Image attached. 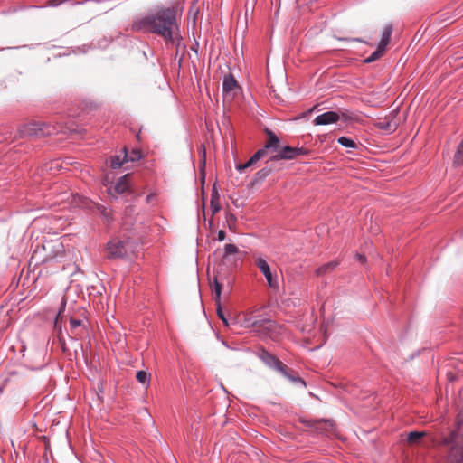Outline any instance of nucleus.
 Listing matches in <instances>:
<instances>
[{"label": "nucleus", "instance_id": "nucleus-1", "mask_svg": "<svg viewBox=\"0 0 463 463\" xmlns=\"http://www.w3.org/2000/svg\"><path fill=\"white\" fill-rule=\"evenodd\" d=\"M131 30L136 33H153L160 36L167 46H175L177 52L181 48H185L179 32L175 7H159L134 17Z\"/></svg>", "mask_w": 463, "mask_h": 463}, {"label": "nucleus", "instance_id": "nucleus-27", "mask_svg": "<svg viewBox=\"0 0 463 463\" xmlns=\"http://www.w3.org/2000/svg\"><path fill=\"white\" fill-rule=\"evenodd\" d=\"M462 425H463V415L461 413H459L457 416L456 420H455V429L454 430H450L448 432H441L439 434V442L441 441V437H442L443 434H448L449 432H450L452 430H458L460 433H462L461 430H460V428H461Z\"/></svg>", "mask_w": 463, "mask_h": 463}, {"label": "nucleus", "instance_id": "nucleus-38", "mask_svg": "<svg viewBox=\"0 0 463 463\" xmlns=\"http://www.w3.org/2000/svg\"><path fill=\"white\" fill-rule=\"evenodd\" d=\"M357 260L361 262L362 264L366 261V258L364 255L362 254H356Z\"/></svg>", "mask_w": 463, "mask_h": 463}, {"label": "nucleus", "instance_id": "nucleus-40", "mask_svg": "<svg viewBox=\"0 0 463 463\" xmlns=\"http://www.w3.org/2000/svg\"><path fill=\"white\" fill-rule=\"evenodd\" d=\"M217 211H219V207H218V206H215V207H214V212H217Z\"/></svg>", "mask_w": 463, "mask_h": 463}, {"label": "nucleus", "instance_id": "nucleus-3", "mask_svg": "<svg viewBox=\"0 0 463 463\" xmlns=\"http://www.w3.org/2000/svg\"><path fill=\"white\" fill-rule=\"evenodd\" d=\"M56 132L54 127L43 122H30L23 125L18 129L20 137H32L39 136H49Z\"/></svg>", "mask_w": 463, "mask_h": 463}, {"label": "nucleus", "instance_id": "nucleus-26", "mask_svg": "<svg viewBox=\"0 0 463 463\" xmlns=\"http://www.w3.org/2000/svg\"><path fill=\"white\" fill-rule=\"evenodd\" d=\"M137 380L142 384H148L150 374L146 371H138L136 374Z\"/></svg>", "mask_w": 463, "mask_h": 463}, {"label": "nucleus", "instance_id": "nucleus-12", "mask_svg": "<svg viewBox=\"0 0 463 463\" xmlns=\"http://www.w3.org/2000/svg\"><path fill=\"white\" fill-rule=\"evenodd\" d=\"M339 120L338 113L335 111H327L317 115L314 119V124L317 126L328 125L335 123Z\"/></svg>", "mask_w": 463, "mask_h": 463}, {"label": "nucleus", "instance_id": "nucleus-18", "mask_svg": "<svg viewBox=\"0 0 463 463\" xmlns=\"http://www.w3.org/2000/svg\"><path fill=\"white\" fill-rule=\"evenodd\" d=\"M126 162V159H124V153L123 150L118 155L111 156L109 158V166L112 169H118L120 168L123 164Z\"/></svg>", "mask_w": 463, "mask_h": 463}, {"label": "nucleus", "instance_id": "nucleus-37", "mask_svg": "<svg viewBox=\"0 0 463 463\" xmlns=\"http://www.w3.org/2000/svg\"><path fill=\"white\" fill-rule=\"evenodd\" d=\"M248 167L246 166V163L245 164H239L236 165V169L239 171V172H242L244 171L245 169H247Z\"/></svg>", "mask_w": 463, "mask_h": 463}, {"label": "nucleus", "instance_id": "nucleus-2", "mask_svg": "<svg viewBox=\"0 0 463 463\" xmlns=\"http://www.w3.org/2000/svg\"><path fill=\"white\" fill-rule=\"evenodd\" d=\"M440 445L449 448L446 463H463V433L452 430L441 437Z\"/></svg>", "mask_w": 463, "mask_h": 463}, {"label": "nucleus", "instance_id": "nucleus-23", "mask_svg": "<svg viewBox=\"0 0 463 463\" xmlns=\"http://www.w3.org/2000/svg\"><path fill=\"white\" fill-rule=\"evenodd\" d=\"M272 172L270 167H264L255 174V180L261 182L265 180Z\"/></svg>", "mask_w": 463, "mask_h": 463}, {"label": "nucleus", "instance_id": "nucleus-4", "mask_svg": "<svg viewBox=\"0 0 463 463\" xmlns=\"http://www.w3.org/2000/svg\"><path fill=\"white\" fill-rule=\"evenodd\" d=\"M267 317L260 314L259 311L244 313L238 317L241 326L252 329L255 333L259 334V329H261Z\"/></svg>", "mask_w": 463, "mask_h": 463}, {"label": "nucleus", "instance_id": "nucleus-13", "mask_svg": "<svg viewBox=\"0 0 463 463\" xmlns=\"http://www.w3.org/2000/svg\"><path fill=\"white\" fill-rule=\"evenodd\" d=\"M265 133L268 136L269 140L266 142L264 146L260 149L264 150V156L267 155L268 150L277 151L279 147V138L276 134L268 128H265Z\"/></svg>", "mask_w": 463, "mask_h": 463}, {"label": "nucleus", "instance_id": "nucleus-6", "mask_svg": "<svg viewBox=\"0 0 463 463\" xmlns=\"http://www.w3.org/2000/svg\"><path fill=\"white\" fill-rule=\"evenodd\" d=\"M256 355L268 367L272 368L278 372L284 370V364H282L275 355L268 352L264 347H259L256 352Z\"/></svg>", "mask_w": 463, "mask_h": 463}, {"label": "nucleus", "instance_id": "nucleus-25", "mask_svg": "<svg viewBox=\"0 0 463 463\" xmlns=\"http://www.w3.org/2000/svg\"><path fill=\"white\" fill-rule=\"evenodd\" d=\"M264 150H258L247 162L246 166L249 168L250 166L253 165L256 162H258L260 159L264 157Z\"/></svg>", "mask_w": 463, "mask_h": 463}, {"label": "nucleus", "instance_id": "nucleus-30", "mask_svg": "<svg viewBox=\"0 0 463 463\" xmlns=\"http://www.w3.org/2000/svg\"><path fill=\"white\" fill-rule=\"evenodd\" d=\"M217 315L220 317V319H222V321L223 322V324L225 326H229L230 325V323H229L228 319L226 318L223 311L222 310L221 306L219 305V303H217Z\"/></svg>", "mask_w": 463, "mask_h": 463}, {"label": "nucleus", "instance_id": "nucleus-19", "mask_svg": "<svg viewBox=\"0 0 463 463\" xmlns=\"http://www.w3.org/2000/svg\"><path fill=\"white\" fill-rule=\"evenodd\" d=\"M426 436V432L424 431H411L408 434L407 441L409 444H418L420 439Z\"/></svg>", "mask_w": 463, "mask_h": 463}, {"label": "nucleus", "instance_id": "nucleus-5", "mask_svg": "<svg viewBox=\"0 0 463 463\" xmlns=\"http://www.w3.org/2000/svg\"><path fill=\"white\" fill-rule=\"evenodd\" d=\"M282 326L276 321L266 318L261 329H259V336L263 340L278 341L283 334Z\"/></svg>", "mask_w": 463, "mask_h": 463}, {"label": "nucleus", "instance_id": "nucleus-20", "mask_svg": "<svg viewBox=\"0 0 463 463\" xmlns=\"http://www.w3.org/2000/svg\"><path fill=\"white\" fill-rule=\"evenodd\" d=\"M123 153H124V159H126V162H128V161L135 162L141 158V152L137 149H134L130 153H128L126 148H124Z\"/></svg>", "mask_w": 463, "mask_h": 463}, {"label": "nucleus", "instance_id": "nucleus-17", "mask_svg": "<svg viewBox=\"0 0 463 463\" xmlns=\"http://www.w3.org/2000/svg\"><path fill=\"white\" fill-rule=\"evenodd\" d=\"M338 265H339V262L336 260L329 261L326 264H324V265L318 267L316 269V274L317 276H324L326 273L333 271Z\"/></svg>", "mask_w": 463, "mask_h": 463}, {"label": "nucleus", "instance_id": "nucleus-22", "mask_svg": "<svg viewBox=\"0 0 463 463\" xmlns=\"http://www.w3.org/2000/svg\"><path fill=\"white\" fill-rule=\"evenodd\" d=\"M384 52H385L384 49L378 46L377 49L370 56H368L367 58H365L364 60V62L371 63V62L377 61L383 55Z\"/></svg>", "mask_w": 463, "mask_h": 463}, {"label": "nucleus", "instance_id": "nucleus-10", "mask_svg": "<svg viewBox=\"0 0 463 463\" xmlns=\"http://www.w3.org/2000/svg\"><path fill=\"white\" fill-rule=\"evenodd\" d=\"M130 178L129 174L119 177L113 185L108 188L109 194L116 198L118 194L127 192L129 189Z\"/></svg>", "mask_w": 463, "mask_h": 463}, {"label": "nucleus", "instance_id": "nucleus-34", "mask_svg": "<svg viewBox=\"0 0 463 463\" xmlns=\"http://www.w3.org/2000/svg\"><path fill=\"white\" fill-rule=\"evenodd\" d=\"M325 424L326 425V430L333 431L335 430V422L331 420H324Z\"/></svg>", "mask_w": 463, "mask_h": 463}, {"label": "nucleus", "instance_id": "nucleus-14", "mask_svg": "<svg viewBox=\"0 0 463 463\" xmlns=\"http://www.w3.org/2000/svg\"><path fill=\"white\" fill-rule=\"evenodd\" d=\"M296 158L295 147L286 146L282 147L279 152L272 156L269 160L270 161H278V160H292Z\"/></svg>", "mask_w": 463, "mask_h": 463}, {"label": "nucleus", "instance_id": "nucleus-24", "mask_svg": "<svg viewBox=\"0 0 463 463\" xmlns=\"http://www.w3.org/2000/svg\"><path fill=\"white\" fill-rule=\"evenodd\" d=\"M337 142L345 147H348V148H356L357 147V144L354 142V140H353L349 137H340L337 139Z\"/></svg>", "mask_w": 463, "mask_h": 463}, {"label": "nucleus", "instance_id": "nucleus-36", "mask_svg": "<svg viewBox=\"0 0 463 463\" xmlns=\"http://www.w3.org/2000/svg\"><path fill=\"white\" fill-rule=\"evenodd\" d=\"M225 237H226V233H225V232H224V231H222V230H220V231L218 232V234H217V240H218L219 241H224Z\"/></svg>", "mask_w": 463, "mask_h": 463}, {"label": "nucleus", "instance_id": "nucleus-7", "mask_svg": "<svg viewBox=\"0 0 463 463\" xmlns=\"http://www.w3.org/2000/svg\"><path fill=\"white\" fill-rule=\"evenodd\" d=\"M109 258H124L128 254V243L118 238L108 242Z\"/></svg>", "mask_w": 463, "mask_h": 463}, {"label": "nucleus", "instance_id": "nucleus-29", "mask_svg": "<svg viewBox=\"0 0 463 463\" xmlns=\"http://www.w3.org/2000/svg\"><path fill=\"white\" fill-rule=\"evenodd\" d=\"M224 250L225 255L228 256L238 253L239 249L236 245L229 243L224 246Z\"/></svg>", "mask_w": 463, "mask_h": 463}, {"label": "nucleus", "instance_id": "nucleus-28", "mask_svg": "<svg viewBox=\"0 0 463 463\" xmlns=\"http://www.w3.org/2000/svg\"><path fill=\"white\" fill-rule=\"evenodd\" d=\"M213 291L215 293V301L216 303L220 302L221 299V293H222V285L219 283L217 278L215 277L213 279Z\"/></svg>", "mask_w": 463, "mask_h": 463}, {"label": "nucleus", "instance_id": "nucleus-11", "mask_svg": "<svg viewBox=\"0 0 463 463\" xmlns=\"http://www.w3.org/2000/svg\"><path fill=\"white\" fill-rule=\"evenodd\" d=\"M279 373L289 382H291L296 386H300L302 388L306 387V382L298 375L297 372L288 368L284 364V370H280Z\"/></svg>", "mask_w": 463, "mask_h": 463}, {"label": "nucleus", "instance_id": "nucleus-35", "mask_svg": "<svg viewBox=\"0 0 463 463\" xmlns=\"http://www.w3.org/2000/svg\"><path fill=\"white\" fill-rule=\"evenodd\" d=\"M65 0H48V5L56 7V6H59Z\"/></svg>", "mask_w": 463, "mask_h": 463}, {"label": "nucleus", "instance_id": "nucleus-32", "mask_svg": "<svg viewBox=\"0 0 463 463\" xmlns=\"http://www.w3.org/2000/svg\"><path fill=\"white\" fill-rule=\"evenodd\" d=\"M296 157L302 155H308L309 151L304 147H295Z\"/></svg>", "mask_w": 463, "mask_h": 463}, {"label": "nucleus", "instance_id": "nucleus-15", "mask_svg": "<svg viewBox=\"0 0 463 463\" xmlns=\"http://www.w3.org/2000/svg\"><path fill=\"white\" fill-rule=\"evenodd\" d=\"M377 128L383 130L387 133H392L396 130V123L387 118H379L375 123Z\"/></svg>", "mask_w": 463, "mask_h": 463}, {"label": "nucleus", "instance_id": "nucleus-33", "mask_svg": "<svg viewBox=\"0 0 463 463\" xmlns=\"http://www.w3.org/2000/svg\"><path fill=\"white\" fill-rule=\"evenodd\" d=\"M70 325H71V328L72 330H74L81 325V321L79 319L71 318Z\"/></svg>", "mask_w": 463, "mask_h": 463}, {"label": "nucleus", "instance_id": "nucleus-16", "mask_svg": "<svg viewBox=\"0 0 463 463\" xmlns=\"http://www.w3.org/2000/svg\"><path fill=\"white\" fill-rule=\"evenodd\" d=\"M392 33V25L391 24L385 25L384 28L382 31V38H381V41H380V43L378 44L379 47H381V48H383L384 50L386 49L387 45L390 43Z\"/></svg>", "mask_w": 463, "mask_h": 463}, {"label": "nucleus", "instance_id": "nucleus-8", "mask_svg": "<svg viewBox=\"0 0 463 463\" xmlns=\"http://www.w3.org/2000/svg\"><path fill=\"white\" fill-rule=\"evenodd\" d=\"M256 265L260 269V272L265 277L268 285L271 288H278L279 282L277 278L273 277L269 263L261 257L256 259Z\"/></svg>", "mask_w": 463, "mask_h": 463}, {"label": "nucleus", "instance_id": "nucleus-9", "mask_svg": "<svg viewBox=\"0 0 463 463\" xmlns=\"http://www.w3.org/2000/svg\"><path fill=\"white\" fill-rule=\"evenodd\" d=\"M239 89L240 86L232 74L229 73L224 76L222 81V92L225 99H232Z\"/></svg>", "mask_w": 463, "mask_h": 463}, {"label": "nucleus", "instance_id": "nucleus-39", "mask_svg": "<svg viewBox=\"0 0 463 463\" xmlns=\"http://www.w3.org/2000/svg\"><path fill=\"white\" fill-rule=\"evenodd\" d=\"M448 377L449 381H454V377L450 373H448Z\"/></svg>", "mask_w": 463, "mask_h": 463}, {"label": "nucleus", "instance_id": "nucleus-21", "mask_svg": "<svg viewBox=\"0 0 463 463\" xmlns=\"http://www.w3.org/2000/svg\"><path fill=\"white\" fill-rule=\"evenodd\" d=\"M453 163L457 166L463 165V139L461 140L457 148Z\"/></svg>", "mask_w": 463, "mask_h": 463}, {"label": "nucleus", "instance_id": "nucleus-31", "mask_svg": "<svg viewBox=\"0 0 463 463\" xmlns=\"http://www.w3.org/2000/svg\"><path fill=\"white\" fill-rule=\"evenodd\" d=\"M99 210L100 213L102 214V216L104 218H106L108 221L111 219L110 213L106 207L100 206V207H99Z\"/></svg>", "mask_w": 463, "mask_h": 463}]
</instances>
